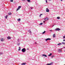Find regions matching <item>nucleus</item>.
I'll return each mask as SVG.
<instances>
[{
	"label": "nucleus",
	"instance_id": "3",
	"mask_svg": "<svg viewBox=\"0 0 65 65\" xmlns=\"http://www.w3.org/2000/svg\"><path fill=\"white\" fill-rule=\"evenodd\" d=\"M21 7H22L21 6H19L18 8L17 9L16 11H17L19 10V9H20V8Z\"/></svg>",
	"mask_w": 65,
	"mask_h": 65
},
{
	"label": "nucleus",
	"instance_id": "43",
	"mask_svg": "<svg viewBox=\"0 0 65 65\" xmlns=\"http://www.w3.org/2000/svg\"><path fill=\"white\" fill-rule=\"evenodd\" d=\"M13 65H15V63H14Z\"/></svg>",
	"mask_w": 65,
	"mask_h": 65
},
{
	"label": "nucleus",
	"instance_id": "7",
	"mask_svg": "<svg viewBox=\"0 0 65 65\" xmlns=\"http://www.w3.org/2000/svg\"><path fill=\"white\" fill-rule=\"evenodd\" d=\"M44 20L45 21H47V20H48V18H47V17H46V18H45Z\"/></svg>",
	"mask_w": 65,
	"mask_h": 65
},
{
	"label": "nucleus",
	"instance_id": "48",
	"mask_svg": "<svg viewBox=\"0 0 65 65\" xmlns=\"http://www.w3.org/2000/svg\"><path fill=\"white\" fill-rule=\"evenodd\" d=\"M27 50H28V49H27Z\"/></svg>",
	"mask_w": 65,
	"mask_h": 65
},
{
	"label": "nucleus",
	"instance_id": "44",
	"mask_svg": "<svg viewBox=\"0 0 65 65\" xmlns=\"http://www.w3.org/2000/svg\"><path fill=\"white\" fill-rule=\"evenodd\" d=\"M49 1H52V0H49Z\"/></svg>",
	"mask_w": 65,
	"mask_h": 65
},
{
	"label": "nucleus",
	"instance_id": "15",
	"mask_svg": "<svg viewBox=\"0 0 65 65\" xmlns=\"http://www.w3.org/2000/svg\"><path fill=\"white\" fill-rule=\"evenodd\" d=\"M62 44V43H59L57 44V45H61Z\"/></svg>",
	"mask_w": 65,
	"mask_h": 65
},
{
	"label": "nucleus",
	"instance_id": "1",
	"mask_svg": "<svg viewBox=\"0 0 65 65\" xmlns=\"http://www.w3.org/2000/svg\"><path fill=\"white\" fill-rule=\"evenodd\" d=\"M21 51L22 52L24 53V52H26V49L25 48H23L22 49Z\"/></svg>",
	"mask_w": 65,
	"mask_h": 65
},
{
	"label": "nucleus",
	"instance_id": "12",
	"mask_svg": "<svg viewBox=\"0 0 65 65\" xmlns=\"http://www.w3.org/2000/svg\"><path fill=\"white\" fill-rule=\"evenodd\" d=\"M26 64V63H21V65H25Z\"/></svg>",
	"mask_w": 65,
	"mask_h": 65
},
{
	"label": "nucleus",
	"instance_id": "19",
	"mask_svg": "<svg viewBox=\"0 0 65 65\" xmlns=\"http://www.w3.org/2000/svg\"><path fill=\"white\" fill-rule=\"evenodd\" d=\"M11 14H12V13H8V15H11Z\"/></svg>",
	"mask_w": 65,
	"mask_h": 65
},
{
	"label": "nucleus",
	"instance_id": "49",
	"mask_svg": "<svg viewBox=\"0 0 65 65\" xmlns=\"http://www.w3.org/2000/svg\"><path fill=\"white\" fill-rule=\"evenodd\" d=\"M64 52H65V50L64 51Z\"/></svg>",
	"mask_w": 65,
	"mask_h": 65
},
{
	"label": "nucleus",
	"instance_id": "42",
	"mask_svg": "<svg viewBox=\"0 0 65 65\" xmlns=\"http://www.w3.org/2000/svg\"><path fill=\"white\" fill-rule=\"evenodd\" d=\"M35 44H37V43H36V42H35Z\"/></svg>",
	"mask_w": 65,
	"mask_h": 65
},
{
	"label": "nucleus",
	"instance_id": "33",
	"mask_svg": "<svg viewBox=\"0 0 65 65\" xmlns=\"http://www.w3.org/2000/svg\"><path fill=\"white\" fill-rule=\"evenodd\" d=\"M45 21H43V22L44 23H45Z\"/></svg>",
	"mask_w": 65,
	"mask_h": 65
},
{
	"label": "nucleus",
	"instance_id": "14",
	"mask_svg": "<svg viewBox=\"0 0 65 65\" xmlns=\"http://www.w3.org/2000/svg\"><path fill=\"white\" fill-rule=\"evenodd\" d=\"M17 42L20 43V39H17Z\"/></svg>",
	"mask_w": 65,
	"mask_h": 65
},
{
	"label": "nucleus",
	"instance_id": "9",
	"mask_svg": "<svg viewBox=\"0 0 65 65\" xmlns=\"http://www.w3.org/2000/svg\"><path fill=\"white\" fill-rule=\"evenodd\" d=\"M1 41H4V39L3 38H1Z\"/></svg>",
	"mask_w": 65,
	"mask_h": 65
},
{
	"label": "nucleus",
	"instance_id": "10",
	"mask_svg": "<svg viewBox=\"0 0 65 65\" xmlns=\"http://www.w3.org/2000/svg\"><path fill=\"white\" fill-rule=\"evenodd\" d=\"M28 32L30 33V34H31V33L32 32H31V30H29L28 31Z\"/></svg>",
	"mask_w": 65,
	"mask_h": 65
},
{
	"label": "nucleus",
	"instance_id": "28",
	"mask_svg": "<svg viewBox=\"0 0 65 65\" xmlns=\"http://www.w3.org/2000/svg\"><path fill=\"white\" fill-rule=\"evenodd\" d=\"M10 2H13V0H11L10 1Z\"/></svg>",
	"mask_w": 65,
	"mask_h": 65
},
{
	"label": "nucleus",
	"instance_id": "46",
	"mask_svg": "<svg viewBox=\"0 0 65 65\" xmlns=\"http://www.w3.org/2000/svg\"><path fill=\"white\" fill-rule=\"evenodd\" d=\"M24 0H22V1H24Z\"/></svg>",
	"mask_w": 65,
	"mask_h": 65
},
{
	"label": "nucleus",
	"instance_id": "24",
	"mask_svg": "<svg viewBox=\"0 0 65 65\" xmlns=\"http://www.w3.org/2000/svg\"><path fill=\"white\" fill-rule=\"evenodd\" d=\"M45 33V31H44V32H43V33H42V34H44V33Z\"/></svg>",
	"mask_w": 65,
	"mask_h": 65
},
{
	"label": "nucleus",
	"instance_id": "5",
	"mask_svg": "<svg viewBox=\"0 0 65 65\" xmlns=\"http://www.w3.org/2000/svg\"><path fill=\"white\" fill-rule=\"evenodd\" d=\"M7 39H11V37H10L9 36H8L7 37Z\"/></svg>",
	"mask_w": 65,
	"mask_h": 65
},
{
	"label": "nucleus",
	"instance_id": "40",
	"mask_svg": "<svg viewBox=\"0 0 65 65\" xmlns=\"http://www.w3.org/2000/svg\"><path fill=\"white\" fill-rule=\"evenodd\" d=\"M40 15H42V14H40Z\"/></svg>",
	"mask_w": 65,
	"mask_h": 65
},
{
	"label": "nucleus",
	"instance_id": "22",
	"mask_svg": "<svg viewBox=\"0 0 65 65\" xmlns=\"http://www.w3.org/2000/svg\"><path fill=\"white\" fill-rule=\"evenodd\" d=\"M47 39H48V40H51V38H47Z\"/></svg>",
	"mask_w": 65,
	"mask_h": 65
},
{
	"label": "nucleus",
	"instance_id": "18",
	"mask_svg": "<svg viewBox=\"0 0 65 65\" xmlns=\"http://www.w3.org/2000/svg\"><path fill=\"white\" fill-rule=\"evenodd\" d=\"M27 1L29 3H30L31 2V1H30V0H27Z\"/></svg>",
	"mask_w": 65,
	"mask_h": 65
},
{
	"label": "nucleus",
	"instance_id": "4",
	"mask_svg": "<svg viewBox=\"0 0 65 65\" xmlns=\"http://www.w3.org/2000/svg\"><path fill=\"white\" fill-rule=\"evenodd\" d=\"M53 62H51L50 63H47L46 65H53Z\"/></svg>",
	"mask_w": 65,
	"mask_h": 65
},
{
	"label": "nucleus",
	"instance_id": "30",
	"mask_svg": "<svg viewBox=\"0 0 65 65\" xmlns=\"http://www.w3.org/2000/svg\"><path fill=\"white\" fill-rule=\"evenodd\" d=\"M20 44L19 43L17 44V45L18 46L19 45H20Z\"/></svg>",
	"mask_w": 65,
	"mask_h": 65
},
{
	"label": "nucleus",
	"instance_id": "47",
	"mask_svg": "<svg viewBox=\"0 0 65 65\" xmlns=\"http://www.w3.org/2000/svg\"><path fill=\"white\" fill-rule=\"evenodd\" d=\"M64 48H65V47Z\"/></svg>",
	"mask_w": 65,
	"mask_h": 65
},
{
	"label": "nucleus",
	"instance_id": "50",
	"mask_svg": "<svg viewBox=\"0 0 65 65\" xmlns=\"http://www.w3.org/2000/svg\"><path fill=\"white\" fill-rule=\"evenodd\" d=\"M17 65H19L18 64Z\"/></svg>",
	"mask_w": 65,
	"mask_h": 65
},
{
	"label": "nucleus",
	"instance_id": "36",
	"mask_svg": "<svg viewBox=\"0 0 65 65\" xmlns=\"http://www.w3.org/2000/svg\"><path fill=\"white\" fill-rule=\"evenodd\" d=\"M40 17H41V15H40V16H39Z\"/></svg>",
	"mask_w": 65,
	"mask_h": 65
},
{
	"label": "nucleus",
	"instance_id": "11",
	"mask_svg": "<svg viewBox=\"0 0 65 65\" xmlns=\"http://www.w3.org/2000/svg\"><path fill=\"white\" fill-rule=\"evenodd\" d=\"M58 52L59 53H61V52H62V51L61 50L59 49Z\"/></svg>",
	"mask_w": 65,
	"mask_h": 65
},
{
	"label": "nucleus",
	"instance_id": "51",
	"mask_svg": "<svg viewBox=\"0 0 65 65\" xmlns=\"http://www.w3.org/2000/svg\"><path fill=\"white\" fill-rule=\"evenodd\" d=\"M64 65H65V64H64Z\"/></svg>",
	"mask_w": 65,
	"mask_h": 65
},
{
	"label": "nucleus",
	"instance_id": "32",
	"mask_svg": "<svg viewBox=\"0 0 65 65\" xmlns=\"http://www.w3.org/2000/svg\"><path fill=\"white\" fill-rule=\"evenodd\" d=\"M45 1L46 3H47V0H45Z\"/></svg>",
	"mask_w": 65,
	"mask_h": 65
},
{
	"label": "nucleus",
	"instance_id": "13",
	"mask_svg": "<svg viewBox=\"0 0 65 65\" xmlns=\"http://www.w3.org/2000/svg\"><path fill=\"white\" fill-rule=\"evenodd\" d=\"M18 22H20V21H21V19L19 18V19H18Z\"/></svg>",
	"mask_w": 65,
	"mask_h": 65
},
{
	"label": "nucleus",
	"instance_id": "21",
	"mask_svg": "<svg viewBox=\"0 0 65 65\" xmlns=\"http://www.w3.org/2000/svg\"><path fill=\"white\" fill-rule=\"evenodd\" d=\"M8 17V15H7L5 17V18H6V19H7V17Z\"/></svg>",
	"mask_w": 65,
	"mask_h": 65
},
{
	"label": "nucleus",
	"instance_id": "34",
	"mask_svg": "<svg viewBox=\"0 0 65 65\" xmlns=\"http://www.w3.org/2000/svg\"><path fill=\"white\" fill-rule=\"evenodd\" d=\"M2 45H4V44H4V43H3V44H2Z\"/></svg>",
	"mask_w": 65,
	"mask_h": 65
},
{
	"label": "nucleus",
	"instance_id": "16",
	"mask_svg": "<svg viewBox=\"0 0 65 65\" xmlns=\"http://www.w3.org/2000/svg\"><path fill=\"white\" fill-rule=\"evenodd\" d=\"M52 53H51L50 54H49V55H48V56H52Z\"/></svg>",
	"mask_w": 65,
	"mask_h": 65
},
{
	"label": "nucleus",
	"instance_id": "25",
	"mask_svg": "<svg viewBox=\"0 0 65 65\" xmlns=\"http://www.w3.org/2000/svg\"><path fill=\"white\" fill-rule=\"evenodd\" d=\"M2 54H3V53L0 52V55H2Z\"/></svg>",
	"mask_w": 65,
	"mask_h": 65
},
{
	"label": "nucleus",
	"instance_id": "31",
	"mask_svg": "<svg viewBox=\"0 0 65 65\" xmlns=\"http://www.w3.org/2000/svg\"><path fill=\"white\" fill-rule=\"evenodd\" d=\"M45 40L46 41H47V40H48L47 39H45Z\"/></svg>",
	"mask_w": 65,
	"mask_h": 65
},
{
	"label": "nucleus",
	"instance_id": "39",
	"mask_svg": "<svg viewBox=\"0 0 65 65\" xmlns=\"http://www.w3.org/2000/svg\"><path fill=\"white\" fill-rule=\"evenodd\" d=\"M33 9V8H31V9Z\"/></svg>",
	"mask_w": 65,
	"mask_h": 65
},
{
	"label": "nucleus",
	"instance_id": "23",
	"mask_svg": "<svg viewBox=\"0 0 65 65\" xmlns=\"http://www.w3.org/2000/svg\"><path fill=\"white\" fill-rule=\"evenodd\" d=\"M43 24V23H41L40 24H39L40 25H42Z\"/></svg>",
	"mask_w": 65,
	"mask_h": 65
},
{
	"label": "nucleus",
	"instance_id": "37",
	"mask_svg": "<svg viewBox=\"0 0 65 65\" xmlns=\"http://www.w3.org/2000/svg\"><path fill=\"white\" fill-rule=\"evenodd\" d=\"M63 41H65V40H63Z\"/></svg>",
	"mask_w": 65,
	"mask_h": 65
},
{
	"label": "nucleus",
	"instance_id": "20",
	"mask_svg": "<svg viewBox=\"0 0 65 65\" xmlns=\"http://www.w3.org/2000/svg\"><path fill=\"white\" fill-rule=\"evenodd\" d=\"M57 19H60V17H57Z\"/></svg>",
	"mask_w": 65,
	"mask_h": 65
},
{
	"label": "nucleus",
	"instance_id": "17",
	"mask_svg": "<svg viewBox=\"0 0 65 65\" xmlns=\"http://www.w3.org/2000/svg\"><path fill=\"white\" fill-rule=\"evenodd\" d=\"M55 36H55V34H53V37H55Z\"/></svg>",
	"mask_w": 65,
	"mask_h": 65
},
{
	"label": "nucleus",
	"instance_id": "41",
	"mask_svg": "<svg viewBox=\"0 0 65 65\" xmlns=\"http://www.w3.org/2000/svg\"><path fill=\"white\" fill-rule=\"evenodd\" d=\"M54 25H53L52 27H54Z\"/></svg>",
	"mask_w": 65,
	"mask_h": 65
},
{
	"label": "nucleus",
	"instance_id": "2",
	"mask_svg": "<svg viewBox=\"0 0 65 65\" xmlns=\"http://www.w3.org/2000/svg\"><path fill=\"white\" fill-rule=\"evenodd\" d=\"M60 30H61V29L59 28H57L55 30V31H60Z\"/></svg>",
	"mask_w": 65,
	"mask_h": 65
},
{
	"label": "nucleus",
	"instance_id": "35",
	"mask_svg": "<svg viewBox=\"0 0 65 65\" xmlns=\"http://www.w3.org/2000/svg\"><path fill=\"white\" fill-rule=\"evenodd\" d=\"M19 48L20 49H21V47H19Z\"/></svg>",
	"mask_w": 65,
	"mask_h": 65
},
{
	"label": "nucleus",
	"instance_id": "27",
	"mask_svg": "<svg viewBox=\"0 0 65 65\" xmlns=\"http://www.w3.org/2000/svg\"><path fill=\"white\" fill-rule=\"evenodd\" d=\"M55 57V56H53L51 57V58H53V57Z\"/></svg>",
	"mask_w": 65,
	"mask_h": 65
},
{
	"label": "nucleus",
	"instance_id": "26",
	"mask_svg": "<svg viewBox=\"0 0 65 65\" xmlns=\"http://www.w3.org/2000/svg\"><path fill=\"white\" fill-rule=\"evenodd\" d=\"M53 30H49V31H51V32H52L53 31Z\"/></svg>",
	"mask_w": 65,
	"mask_h": 65
},
{
	"label": "nucleus",
	"instance_id": "45",
	"mask_svg": "<svg viewBox=\"0 0 65 65\" xmlns=\"http://www.w3.org/2000/svg\"><path fill=\"white\" fill-rule=\"evenodd\" d=\"M61 0V1H63V0Z\"/></svg>",
	"mask_w": 65,
	"mask_h": 65
},
{
	"label": "nucleus",
	"instance_id": "8",
	"mask_svg": "<svg viewBox=\"0 0 65 65\" xmlns=\"http://www.w3.org/2000/svg\"><path fill=\"white\" fill-rule=\"evenodd\" d=\"M42 55V56H44L45 57H47V56L46 55H45V54H43Z\"/></svg>",
	"mask_w": 65,
	"mask_h": 65
},
{
	"label": "nucleus",
	"instance_id": "6",
	"mask_svg": "<svg viewBox=\"0 0 65 65\" xmlns=\"http://www.w3.org/2000/svg\"><path fill=\"white\" fill-rule=\"evenodd\" d=\"M49 10H48V8H47L46 9V12H48L49 11Z\"/></svg>",
	"mask_w": 65,
	"mask_h": 65
},
{
	"label": "nucleus",
	"instance_id": "29",
	"mask_svg": "<svg viewBox=\"0 0 65 65\" xmlns=\"http://www.w3.org/2000/svg\"><path fill=\"white\" fill-rule=\"evenodd\" d=\"M63 39H65V36H63Z\"/></svg>",
	"mask_w": 65,
	"mask_h": 65
},
{
	"label": "nucleus",
	"instance_id": "38",
	"mask_svg": "<svg viewBox=\"0 0 65 65\" xmlns=\"http://www.w3.org/2000/svg\"><path fill=\"white\" fill-rule=\"evenodd\" d=\"M18 50H19V51H20V50H21V49H19Z\"/></svg>",
	"mask_w": 65,
	"mask_h": 65
}]
</instances>
